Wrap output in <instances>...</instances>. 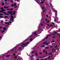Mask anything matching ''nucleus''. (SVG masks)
<instances>
[{
	"instance_id": "f257e3e1",
	"label": "nucleus",
	"mask_w": 60,
	"mask_h": 60,
	"mask_svg": "<svg viewBox=\"0 0 60 60\" xmlns=\"http://www.w3.org/2000/svg\"><path fill=\"white\" fill-rule=\"evenodd\" d=\"M15 12V11H14L12 13V11H8L7 12L8 13H9V14H11V15H12V14L13 15H15L16 14V13Z\"/></svg>"
},
{
	"instance_id": "f03ea898",
	"label": "nucleus",
	"mask_w": 60,
	"mask_h": 60,
	"mask_svg": "<svg viewBox=\"0 0 60 60\" xmlns=\"http://www.w3.org/2000/svg\"><path fill=\"white\" fill-rule=\"evenodd\" d=\"M37 31H36L35 32L33 33L32 34V35H31L30 36V37H32V36H34L35 35H37V34H36V33H37Z\"/></svg>"
},
{
	"instance_id": "7ed1b4c3",
	"label": "nucleus",
	"mask_w": 60,
	"mask_h": 60,
	"mask_svg": "<svg viewBox=\"0 0 60 60\" xmlns=\"http://www.w3.org/2000/svg\"><path fill=\"white\" fill-rule=\"evenodd\" d=\"M28 43H29L28 42H27V43H26L25 44L23 43H22L21 44V47H24V46H25V45H26L27 44H28Z\"/></svg>"
},
{
	"instance_id": "20e7f679",
	"label": "nucleus",
	"mask_w": 60,
	"mask_h": 60,
	"mask_svg": "<svg viewBox=\"0 0 60 60\" xmlns=\"http://www.w3.org/2000/svg\"><path fill=\"white\" fill-rule=\"evenodd\" d=\"M11 18L10 19V20H13V17L12 15H11Z\"/></svg>"
},
{
	"instance_id": "39448f33",
	"label": "nucleus",
	"mask_w": 60,
	"mask_h": 60,
	"mask_svg": "<svg viewBox=\"0 0 60 60\" xmlns=\"http://www.w3.org/2000/svg\"><path fill=\"white\" fill-rule=\"evenodd\" d=\"M55 12H56L55 13V16L56 17H57V11L56 10H55Z\"/></svg>"
},
{
	"instance_id": "423d86ee",
	"label": "nucleus",
	"mask_w": 60,
	"mask_h": 60,
	"mask_svg": "<svg viewBox=\"0 0 60 60\" xmlns=\"http://www.w3.org/2000/svg\"><path fill=\"white\" fill-rule=\"evenodd\" d=\"M3 13H4L5 15H9V14L6 13V12H3Z\"/></svg>"
},
{
	"instance_id": "0eeeda50",
	"label": "nucleus",
	"mask_w": 60,
	"mask_h": 60,
	"mask_svg": "<svg viewBox=\"0 0 60 60\" xmlns=\"http://www.w3.org/2000/svg\"><path fill=\"white\" fill-rule=\"evenodd\" d=\"M5 24H7V25H9V22H5Z\"/></svg>"
},
{
	"instance_id": "6e6552de",
	"label": "nucleus",
	"mask_w": 60,
	"mask_h": 60,
	"mask_svg": "<svg viewBox=\"0 0 60 60\" xmlns=\"http://www.w3.org/2000/svg\"><path fill=\"white\" fill-rule=\"evenodd\" d=\"M4 9H6L7 8H9V7H6V6H4Z\"/></svg>"
},
{
	"instance_id": "1a4fd4ad",
	"label": "nucleus",
	"mask_w": 60,
	"mask_h": 60,
	"mask_svg": "<svg viewBox=\"0 0 60 60\" xmlns=\"http://www.w3.org/2000/svg\"><path fill=\"white\" fill-rule=\"evenodd\" d=\"M51 36V35H50L49 36H48L47 37H45V38L46 39H47L48 38L49 36Z\"/></svg>"
},
{
	"instance_id": "9d476101",
	"label": "nucleus",
	"mask_w": 60,
	"mask_h": 60,
	"mask_svg": "<svg viewBox=\"0 0 60 60\" xmlns=\"http://www.w3.org/2000/svg\"><path fill=\"white\" fill-rule=\"evenodd\" d=\"M49 46H47L45 48V49H48L49 48Z\"/></svg>"
},
{
	"instance_id": "9b49d317",
	"label": "nucleus",
	"mask_w": 60,
	"mask_h": 60,
	"mask_svg": "<svg viewBox=\"0 0 60 60\" xmlns=\"http://www.w3.org/2000/svg\"><path fill=\"white\" fill-rule=\"evenodd\" d=\"M36 1L38 3L39 2H40V1H39V0H36Z\"/></svg>"
},
{
	"instance_id": "f8f14e48",
	"label": "nucleus",
	"mask_w": 60,
	"mask_h": 60,
	"mask_svg": "<svg viewBox=\"0 0 60 60\" xmlns=\"http://www.w3.org/2000/svg\"><path fill=\"white\" fill-rule=\"evenodd\" d=\"M1 18H4V16H0V19Z\"/></svg>"
},
{
	"instance_id": "ddd939ff",
	"label": "nucleus",
	"mask_w": 60,
	"mask_h": 60,
	"mask_svg": "<svg viewBox=\"0 0 60 60\" xmlns=\"http://www.w3.org/2000/svg\"><path fill=\"white\" fill-rule=\"evenodd\" d=\"M55 41V40H53L52 41H51V43H53V42H54Z\"/></svg>"
},
{
	"instance_id": "4468645a",
	"label": "nucleus",
	"mask_w": 60,
	"mask_h": 60,
	"mask_svg": "<svg viewBox=\"0 0 60 60\" xmlns=\"http://www.w3.org/2000/svg\"><path fill=\"white\" fill-rule=\"evenodd\" d=\"M14 58H15V59H16V58H17V56H15V57H14Z\"/></svg>"
},
{
	"instance_id": "2eb2a0df",
	"label": "nucleus",
	"mask_w": 60,
	"mask_h": 60,
	"mask_svg": "<svg viewBox=\"0 0 60 60\" xmlns=\"http://www.w3.org/2000/svg\"><path fill=\"white\" fill-rule=\"evenodd\" d=\"M34 51H32V54H34Z\"/></svg>"
},
{
	"instance_id": "dca6fc26",
	"label": "nucleus",
	"mask_w": 60,
	"mask_h": 60,
	"mask_svg": "<svg viewBox=\"0 0 60 60\" xmlns=\"http://www.w3.org/2000/svg\"><path fill=\"white\" fill-rule=\"evenodd\" d=\"M46 43H47V42L45 41V42H44V43H43V44H45Z\"/></svg>"
},
{
	"instance_id": "f3484780",
	"label": "nucleus",
	"mask_w": 60,
	"mask_h": 60,
	"mask_svg": "<svg viewBox=\"0 0 60 60\" xmlns=\"http://www.w3.org/2000/svg\"><path fill=\"white\" fill-rule=\"evenodd\" d=\"M14 5L15 6L16 5V4L15 3H14Z\"/></svg>"
},
{
	"instance_id": "a211bd4d",
	"label": "nucleus",
	"mask_w": 60,
	"mask_h": 60,
	"mask_svg": "<svg viewBox=\"0 0 60 60\" xmlns=\"http://www.w3.org/2000/svg\"><path fill=\"white\" fill-rule=\"evenodd\" d=\"M2 11L3 12H4V11H5V9H3L2 10Z\"/></svg>"
},
{
	"instance_id": "6ab92c4d",
	"label": "nucleus",
	"mask_w": 60,
	"mask_h": 60,
	"mask_svg": "<svg viewBox=\"0 0 60 60\" xmlns=\"http://www.w3.org/2000/svg\"><path fill=\"white\" fill-rule=\"evenodd\" d=\"M10 56V55H7L6 56V57H9V56Z\"/></svg>"
},
{
	"instance_id": "aec40b11",
	"label": "nucleus",
	"mask_w": 60,
	"mask_h": 60,
	"mask_svg": "<svg viewBox=\"0 0 60 60\" xmlns=\"http://www.w3.org/2000/svg\"><path fill=\"white\" fill-rule=\"evenodd\" d=\"M5 31L4 30H3L1 32H2V33H4V32Z\"/></svg>"
},
{
	"instance_id": "412c9836",
	"label": "nucleus",
	"mask_w": 60,
	"mask_h": 60,
	"mask_svg": "<svg viewBox=\"0 0 60 60\" xmlns=\"http://www.w3.org/2000/svg\"><path fill=\"white\" fill-rule=\"evenodd\" d=\"M3 29H4V30H6V28H5L4 27L3 28Z\"/></svg>"
},
{
	"instance_id": "4be33fe9",
	"label": "nucleus",
	"mask_w": 60,
	"mask_h": 60,
	"mask_svg": "<svg viewBox=\"0 0 60 60\" xmlns=\"http://www.w3.org/2000/svg\"><path fill=\"white\" fill-rule=\"evenodd\" d=\"M13 10V8L10 9V11H11L12 10Z\"/></svg>"
},
{
	"instance_id": "5701e85b",
	"label": "nucleus",
	"mask_w": 60,
	"mask_h": 60,
	"mask_svg": "<svg viewBox=\"0 0 60 60\" xmlns=\"http://www.w3.org/2000/svg\"><path fill=\"white\" fill-rule=\"evenodd\" d=\"M4 18H8V16H5Z\"/></svg>"
},
{
	"instance_id": "b1692460",
	"label": "nucleus",
	"mask_w": 60,
	"mask_h": 60,
	"mask_svg": "<svg viewBox=\"0 0 60 60\" xmlns=\"http://www.w3.org/2000/svg\"><path fill=\"white\" fill-rule=\"evenodd\" d=\"M4 15L3 14H0V16H1L2 15Z\"/></svg>"
},
{
	"instance_id": "393cba45",
	"label": "nucleus",
	"mask_w": 60,
	"mask_h": 60,
	"mask_svg": "<svg viewBox=\"0 0 60 60\" xmlns=\"http://www.w3.org/2000/svg\"><path fill=\"white\" fill-rule=\"evenodd\" d=\"M7 10H8V11H10V9H7Z\"/></svg>"
},
{
	"instance_id": "a878e982",
	"label": "nucleus",
	"mask_w": 60,
	"mask_h": 60,
	"mask_svg": "<svg viewBox=\"0 0 60 60\" xmlns=\"http://www.w3.org/2000/svg\"><path fill=\"white\" fill-rule=\"evenodd\" d=\"M52 53H50V54H49L48 55L49 56V55H52Z\"/></svg>"
},
{
	"instance_id": "bb28decb",
	"label": "nucleus",
	"mask_w": 60,
	"mask_h": 60,
	"mask_svg": "<svg viewBox=\"0 0 60 60\" xmlns=\"http://www.w3.org/2000/svg\"><path fill=\"white\" fill-rule=\"evenodd\" d=\"M32 38H31L30 39V41H32Z\"/></svg>"
},
{
	"instance_id": "cd10ccee",
	"label": "nucleus",
	"mask_w": 60,
	"mask_h": 60,
	"mask_svg": "<svg viewBox=\"0 0 60 60\" xmlns=\"http://www.w3.org/2000/svg\"><path fill=\"white\" fill-rule=\"evenodd\" d=\"M45 51L46 50H43V53H44Z\"/></svg>"
},
{
	"instance_id": "c85d7f7f",
	"label": "nucleus",
	"mask_w": 60,
	"mask_h": 60,
	"mask_svg": "<svg viewBox=\"0 0 60 60\" xmlns=\"http://www.w3.org/2000/svg\"><path fill=\"white\" fill-rule=\"evenodd\" d=\"M14 56H15L16 55V54L14 53H13Z\"/></svg>"
},
{
	"instance_id": "c756f323",
	"label": "nucleus",
	"mask_w": 60,
	"mask_h": 60,
	"mask_svg": "<svg viewBox=\"0 0 60 60\" xmlns=\"http://www.w3.org/2000/svg\"><path fill=\"white\" fill-rule=\"evenodd\" d=\"M45 45H43L41 46V47H45Z\"/></svg>"
},
{
	"instance_id": "7c9ffc66",
	"label": "nucleus",
	"mask_w": 60,
	"mask_h": 60,
	"mask_svg": "<svg viewBox=\"0 0 60 60\" xmlns=\"http://www.w3.org/2000/svg\"><path fill=\"white\" fill-rule=\"evenodd\" d=\"M9 22H10V24H11V23H12V22H11V21H9Z\"/></svg>"
},
{
	"instance_id": "2f4dec72",
	"label": "nucleus",
	"mask_w": 60,
	"mask_h": 60,
	"mask_svg": "<svg viewBox=\"0 0 60 60\" xmlns=\"http://www.w3.org/2000/svg\"><path fill=\"white\" fill-rule=\"evenodd\" d=\"M2 4L3 5H4V3L3 2L2 3Z\"/></svg>"
},
{
	"instance_id": "473e14b6",
	"label": "nucleus",
	"mask_w": 60,
	"mask_h": 60,
	"mask_svg": "<svg viewBox=\"0 0 60 60\" xmlns=\"http://www.w3.org/2000/svg\"><path fill=\"white\" fill-rule=\"evenodd\" d=\"M3 12V11L1 10L0 11V12Z\"/></svg>"
},
{
	"instance_id": "72a5a7b5",
	"label": "nucleus",
	"mask_w": 60,
	"mask_h": 60,
	"mask_svg": "<svg viewBox=\"0 0 60 60\" xmlns=\"http://www.w3.org/2000/svg\"><path fill=\"white\" fill-rule=\"evenodd\" d=\"M22 49V48L21 47H19V49Z\"/></svg>"
},
{
	"instance_id": "f704fd0d",
	"label": "nucleus",
	"mask_w": 60,
	"mask_h": 60,
	"mask_svg": "<svg viewBox=\"0 0 60 60\" xmlns=\"http://www.w3.org/2000/svg\"><path fill=\"white\" fill-rule=\"evenodd\" d=\"M1 9L2 10L3 9V8H1Z\"/></svg>"
},
{
	"instance_id": "c9c22d12",
	"label": "nucleus",
	"mask_w": 60,
	"mask_h": 60,
	"mask_svg": "<svg viewBox=\"0 0 60 60\" xmlns=\"http://www.w3.org/2000/svg\"><path fill=\"white\" fill-rule=\"evenodd\" d=\"M52 23L53 25H55V23H53V22H52Z\"/></svg>"
},
{
	"instance_id": "e433bc0d",
	"label": "nucleus",
	"mask_w": 60,
	"mask_h": 60,
	"mask_svg": "<svg viewBox=\"0 0 60 60\" xmlns=\"http://www.w3.org/2000/svg\"><path fill=\"white\" fill-rule=\"evenodd\" d=\"M41 4H43V3H44V2H41Z\"/></svg>"
},
{
	"instance_id": "4c0bfd02",
	"label": "nucleus",
	"mask_w": 60,
	"mask_h": 60,
	"mask_svg": "<svg viewBox=\"0 0 60 60\" xmlns=\"http://www.w3.org/2000/svg\"><path fill=\"white\" fill-rule=\"evenodd\" d=\"M13 6H14V5H13V4H12L11 5V7H13Z\"/></svg>"
},
{
	"instance_id": "58836bf2",
	"label": "nucleus",
	"mask_w": 60,
	"mask_h": 60,
	"mask_svg": "<svg viewBox=\"0 0 60 60\" xmlns=\"http://www.w3.org/2000/svg\"><path fill=\"white\" fill-rule=\"evenodd\" d=\"M46 45H49V43H47L46 44Z\"/></svg>"
},
{
	"instance_id": "ea45409f",
	"label": "nucleus",
	"mask_w": 60,
	"mask_h": 60,
	"mask_svg": "<svg viewBox=\"0 0 60 60\" xmlns=\"http://www.w3.org/2000/svg\"><path fill=\"white\" fill-rule=\"evenodd\" d=\"M36 56H38V54L37 53H36Z\"/></svg>"
},
{
	"instance_id": "a19ab883",
	"label": "nucleus",
	"mask_w": 60,
	"mask_h": 60,
	"mask_svg": "<svg viewBox=\"0 0 60 60\" xmlns=\"http://www.w3.org/2000/svg\"><path fill=\"white\" fill-rule=\"evenodd\" d=\"M18 7V6H16V7H15V8H17Z\"/></svg>"
},
{
	"instance_id": "79ce46f5",
	"label": "nucleus",
	"mask_w": 60,
	"mask_h": 60,
	"mask_svg": "<svg viewBox=\"0 0 60 60\" xmlns=\"http://www.w3.org/2000/svg\"><path fill=\"white\" fill-rule=\"evenodd\" d=\"M53 38H55V36H53Z\"/></svg>"
},
{
	"instance_id": "37998d69",
	"label": "nucleus",
	"mask_w": 60,
	"mask_h": 60,
	"mask_svg": "<svg viewBox=\"0 0 60 60\" xmlns=\"http://www.w3.org/2000/svg\"><path fill=\"white\" fill-rule=\"evenodd\" d=\"M52 10H55V9H54V8H52Z\"/></svg>"
},
{
	"instance_id": "c03bdc74",
	"label": "nucleus",
	"mask_w": 60,
	"mask_h": 60,
	"mask_svg": "<svg viewBox=\"0 0 60 60\" xmlns=\"http://www.w3.org/2000/svg\"><path fill=\"white\" fill-rule=\"evenodd\" d=\"M50 56H49V57H48V59H50V58H49L50 57Z\"/></svg>"
},
{
	"instance_id": "a18cd8bd",
	"label": "nucleus",
	"mask_w": 60,
	"mask_h": 60,
	"mask_svg": "<svg viewBox=\"0 0 60 60\" xmlns=\"http://www.w3.org/2000/svg\"><path fill=\"white\" fill-rule=\"evenodd\" d=\"M3 21H1V23H3Z\"/></svg>"
},
{
	"instance_id": "49530a36",
	"label": "nucleus",
	"mask_w": 60,
	"mask_h": 60,
	"mask_svg": "<svg viewBox=\"0 0 60 60\" xmlns=\"http://www.w3.org/2000/svg\"><path fill=\"white\" fill-rule=\"evenodd\" d=\"M39 53H40V54H42V52H40Z\"/></svg>"
},
{
	"instance_id": "de8ad7c7",
	"label": "nucleus",
	"mask_w": 60,
	"mask_h": 60,
	"mask_svg": "<svg viewBox=\"0 0 60 60\" xmlns=\"http://www.w3.org/2000/svg\"><path fill=\"white\" fill-rule=\"evenodd\" d=\"M41 60H44V59H40Z\"/></svg>"
},
{
	"instance_id": "09e8293b",
	"label": "nucleus",
	"mask_w": 60,
	"mask_h": 60,
	"mask_svg": "<svg viewBox=\"0 0 60 60\" xmlns=\"http://www.w3.org/2000/svg\"><path fill=\"white\" fill-rule=\"evenodd\" d=\"M11 2H13V0H11Z\"/></svg>"
},
{
	"instance_id": "8fccbe9b",
	"label": "nucleus",
	"mask_w": 60,
	"mask_h": 60,
	"mask_svg": "<svg viewBox=\"0 0 60 60\" xmlns=\"http://www.w3.org/2000/svg\"><path fill=\"white\" fill-rule=\"evenodd\" d=\"M50 26H53L52 25H50Z\"/></svg>"
},
{
	"instance_id": "3c124183",
	"label": "nucleus",
	"mask_w": 60,
	"mask_h": 60,
	"mask_svg": "<svg viewBox=\"0 0 60 60\" xmlns=\"http://www.w3.org/2000/svg\"><path fill=\"white\" fill-rule=\"evenodd\" d=\"M46 17H48V15H46Z\"/></svg>"
},
{
	"instance_id": "603ef678",
	"label": "nucleus",
	"mask_w": 60,
	"mask_h": 60,
	"mask_svg": "<svg viewBox=\"0 0 60 60\" xmlns=\"http://www.w3.org/2000/svg\"><path fill=\"white\" fill-rule=\"evenodd\" d=\"M48 22H49V21H47V22L48 23Z\"/></svg>"
},
{
	"instance_id": "864d4df0",
	"label": "nucleus",
	"mask_w": 60,
	"mask_h": 60,
	"mask_svg": "<svg viewBox=\"0 0 60 60\" xmlns=\"http://www.w3.org/2000/svg\"><path fill=\"white\" fill-rule=\"evenodd\" d=\"M57 45H56V46L55 47V48H56V47H57Z\"/></svg>"
},
{
	"instance_id": "5fc2aeb1",
	"label": "nucleus",
	"mask_w": 60,
	"mask_h": 60,
	"mask_svg": "<svg viewBox=\"0 0 60 60\" xmlns=\"http://www.w3.org/2000/svg\"><path fill=\"white\" fill-rule=\"evenodd\" d=\"M47 19H46L45 20V21H47Z\"/></svg>"
},
{
	"instance_id": "6e6d98bb",
	"label": "nucleus",
	"mask_w": 60,
	"mask_h": 60,
	"mask_svg": "<svg viewBox=\"0 0 60 60\" xmlns=\"http://www.w3.org/2000/svg\"><path fill=\"white\" fill-rule=\"evenodd\" d=\"M56 33H57V32H54V34H56Z\"/></svg>"
},
{
	"instance_id": "4d7b16f0",
	"label": "nucleus",
	"mask_w": 60,
	"mask_h": 60,
	"mask_svg": "<svg viewBox=\"0 0 60 60\" xmlns=\"http://www.w3.org/2000/svg\"><path fill=\"white\" fill-rule=\"evenodd\" d=\"M1 38H2V37H0V39H1Z\"/></svg>"
},
{
	"instance_id": "13d9d810",
	"label": "nucleus",
	"mask_w": 60,
	"mask_h": 60,
	"mask_svg": "<svg viewBox=\"0 0 60 60\" xmlns=\"http://www.w3.org/2000/svg\"><path fill=\"white\" fill-rule=\"evenodd\" d=\"M56 19H54V21H56Z\"/></svg>"
},
{
	"instance_id": "bf43d9fd",
	"label": "nucleus",
	"mask_w": 60,
	"mask_h": 60,
	"mask_svg": "<svg viewBox=\"0 0 60 60\" xmlns=\"http://www.w3.org/2000/svg\"><path fill=\"white\" fill-rule=\"evenodd\" d=\"M42 9H44V8H43V7H42Z\"/></svg>"
},
{
	"instance_id": "052dcab7",
	"label": "nucleus",
	"mask_w": 60,
	"mask_h": 60,
	"mask_svg": "<svg viewBox=\"0 0 60 60\" xmlns=\"http://www.w3.org/2000/svg\"><path fill=\"white\" fill-rule=\"evenodd\" d=\"M52 47H53V46H51L50 47V48H52Z\"/></svg>"
},
{
	"instance_id": "680f3d73",
	"label": "nucleus",
	"mask_w": 60,
	"mask_h": 60,
	"mask_svg": "<svg viewBox=\"0 0 60 60\" xmlns=\"http://www.w3.org/2000/svg\"><path fill=\"white\" fill-rule=\"evenodd\" d=\"M5 1H7V0H5Z\"/></svg>"
},
{
	"instance_id": "e2e57ef3",
	"label": "nucleus",
	"mask_w": 60,
	"mask_h": 60,
	"mask_svg": "<svg viewBox=\"0 0 60 60\" xmlns=\"http://www.w3.org/2000/svg\"><path fill=\"white\" fill-rule=\"evenodd\" d=\"M5 21H7V20H5Z\"/></svg>"
},
{
	"instance_id": "0e129e2a",
	"label": "nucleus",
	"mask_w": 60,
	"mask_h": 60,
	"mask_svg": "<svg viewBox=\"0 0 60 60\" xmlns=\"http://www.w3.org/2000/svg\"><path fill=\"white\" fill-rule=\"evenodd\" d=\"M54 49H53L52 50V51H53V50H54Z\"/></svg>"
},
{
	"instance_id": "69168bd1",
	"label": "nucleus",
	"mask_w": 60,
	"mask_h": 60,
	"mask_svg": "<svg viewBox=\"0 0 60 60\" xmlns=\"http://www.w3.org/2000/svg\"><path fill=\"white\" fill-rule=\"evenodd\" d=\"M0 31H2V30H0Z\"/></svg>"
},
{
	"instance_id": "338daca9",
	"label": "nucleus",
	"mask_w": 60,
	"mask_h": 60,
	"mask_svg": "<svg viewBox=\"0 0 60 60\" xmlns=\"http://www.w3.org/2000/svg\"><path fill=\"white\" fill-rule=\"evenodd\" d=\"M2 28V27H0V28Z\"/></svg>"
},
{
	"instance_id": "774afa93",
	"label": "nucleus",
	"mask_w": 60,
	"mask_h": 60,
	"mask_svg": "<svg viewBox=\"0 0 60 60\" xmlns=\"http://www.w3.org/2000/svg\"><path fill=\"white\" fill-rule=\"evenodd\" d=\"M37 60H39V59H37Z\"/></svg>"
}]
</instances>
